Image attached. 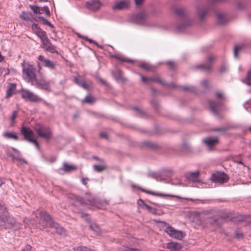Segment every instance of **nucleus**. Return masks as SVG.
<instances>
[{
    "instance_id": "nucleus-4",
    "label": "nucleus",
    "mask_w": 251,
    "mask_h": 251,
    "mask_svg": "<svg viewBox=\"0 0 251 251\" xmlns=\"http://www.w3.org/2000/svg\"><path fill=\"white\" fill-rule=\"evenodd\" d=\"M23 76L27 78V82L32 83L36 78V68L29 62L24 61L22 63Z\"/></svg>"
},
{
    "instance_id": "nucleus-36",
    "label": "nucleus",
    "mask_w": 251,
    "mask_h": 251,
    "mask_svg": "<svg viewBox=\"0 0 251 251\" xmlns=\"http://www.w3.org/2000/svg\"><path fill=\"white\" fill-rule=\"evenodd\" d=\"M3 136L7 138H9V139H12L15 140H18V136H17L16 133L14 132H5L3 134Z\"/></svg>"
},
{
    "instance_id": "nucleus-1",
    "label": "nucleus",
    "mask_w": 251,
    "mask_h": 251,
    "mask_svg": "<svg viewBox=\"0 0 251 251\" xmlns=\"http://www.w3.org/2000/svg\"><path fill=\"white\" fill-rule=\"evenodd\" d=\"M173 11L181 19L180 23H177L176 25V29L177 31H181L193 24V20L188 18L189 12L186 7H175L173 8Z\"/></svg>"
},
{
    "instance_id": "nucleus-61",
    "label": "nucleus",
    "mask_w": 251,
    "mask_h": 251,
    "mask_svg": "<svg viewBox=\"0 0 251 251\" xmlns=\"http://www.w3.org/2000/svg\"><path fill=\"white\" fill-rule=\"evenodd\" d=\"M235 236L236 237L240 238L243 237V234L242 233L238 232V231H236Z\"/></svg>"
},
{
    "instance_id": "nucleus-27",
    "label": "nucleus",
    "mask_w": 251,
    "mask_h": 251,
    "mask_svg": "<svg viewBox=\"0 0 251 251\" xmlns=\"http://www.w3.org/2000/svg\"><path fill=\"white\" fill-rule=\"evenodd\" d=\"M217 22L220 25H224L227 21V15L222 13H217L216 14Z\"/></svg>"
},
{
    "instance_id": "nucleus-20",
    "label": "nucleus",
    "mask_w": 251,
    "mask_h": 251,
    "mask_svg": "<svg viewBox=\"0 0 251 251\" xmlns=\"http://www.w3.org/2000/svg\"><path fill=\"white\" fill-rule=\"evenodd\" d=\"M140 202H141L143 203V204H144V205L146 207V208L147 209V210L151 214H153V215H162L163 214V212L162 211V210H160V209H156L155 208H153V207H152L150 206H149V205H148L147 204L145 203L144 202V201L141 200V199H140L138 201V204H140Z\"/></svg>"
},
{
    "instance_id": "nucleus-56",
    "label": "nucleus",
    "mask_w": 251,
    "mask_h": 251,
    "mask_svg": "<svg viewBox=\"0 0 251 251\" xmlns=\"http://www.w3.org/2000/svg\"><path fill=\"white\" fill-rule=\"evenodd\" d=\"M151 81L157 82L162 84H165L164 81L161 80L160 78H152Z\"/></svg>"
},
{
    "instance_id": "nucleus-38",
    "label": "nucleus",
    "mask_w": 251,
    "mask_h": 251,
    "mask_svg": "<svg viewBox=\"0 0 251 251\" xmlns=\"http://www.w3.org/2000/svg\"><path fill=\"white\" fill-rule=\"evenodd\" d=\"M236 7L239 10H242L245 9L246 3L243 0H238L235 3Z\"/></svg>"
},
{
    "instance_id": "nucleus-29",
    "label": "nucleus",
    "mask_w": 251,
    "mask_h": 251,
    "mask_svg": "<svg viewBox=\"0 0 251 251\" xmlns=\"http://www.w3.org/2000/svg\"><path fill=\"white\" fill-rule=\"evenodd\" d=\"M199 172L196 171L195 172H189L186 175L187 178L193 181L196 182L197 181L199 178Z\"/></svg>"
},
{
    "instance_id": "nucleus-31",
    "label": "nucleus",
    "mask_w": 251,
    "mask_h": 251,
    "mask_svg": "<svg viewBox=\"0 0 251 251\" xmlns=\"http://www.w3.org/2000/svg\"><path fill=\"white\" fill-rule=\"evenodd\" d=\"M39 38L42 43L41 47L44 50L47 48V46L51 43L46 34L44 35L43 36L40 37Z\"/></svg>"
},
{
    "instance_id": "nucleus-16",
    "label": "nucleus",
    "mask_w": 251,
    "mask_h": 251,
    "mask_svg": "<svg viewBox=\"0 0 251 251\" xmlns=\"http://www.w3.org/2000/svg\"><path fill=\"white\" fill-rule=\"evenodd\" d=\"M101 5V3L99 0H90L86 2V7L92 11L98 10Z\"/></svg>"
},
{
    "instance_id": "nucleus-37",
    "label": "nucleus",
    "mask_w": 251,
    "mask_h": 251,
    "mask_svg": "<svg viewBox=\"0 0 251 251\" xmlns=\"http://www.w3.org/2000/svg\"><path fill=\"white\" fill-rule=\"evenodd\" d=\"M63 168L61 170H63L66 172H69L73 170H75L76 168L73 165H69L67 163L64 162L63 164Z\"/></svg>"
},
{
    "instance_id": "nucleus-64",
    "label": "nucleus",
    "mask_w": 251,
    "mask_h": 251,
    "mask_svg": "<svg viewBox=\"0 0 251 251\" xmlns=\"http://www.w3.org/2000/svg\"><path fill=\"white\" fill-rule=\"evenodd\" d=\"M100 137L102 138H107V134L104 132H102L100 134Z\"/></svg>"
},
{
    "instance_id": "nucleus-58",
    "label": "nucleus",
    "mask_w": 251,
    "mask_h": 251,
    "mask_svg": "<svg viewBox=\"0 0 251 251\" xmlns=\"http://www.w3.org/2000/svg\"><path fill=\"white\" fill-rule=\"evenodd\" d=\"M92 158L95 159V160H97V161H100L102 164L105 163V162H104V160L103 159L100 158V157H99L98 156H93Z\"/></svg>"
},
{
    "instance_id": "nucleus-34",
    "label": "nucleus",
    "mask_w": 251,
    "mask_h": 251,
    "mask_svg": "<svg viewBox=\"0 0 251 251\" xmlns=\"http://www.w3.org/2000/svg\"><path fill=\"white\" fill-rule=\"evenodd\" d=\"M113 75L117 80H124V78L123 76V72L119 69H116L113 72Z\"/></svg>"
},
{
    "instance_id": "nucleus-40",
    "label": "nucleus",
    "mask_w": 251,
    "mask_h": 251,
    "mask_svg": "<svg viewBox=\"0 0 251 251\" xmlns=\"http://www.w3.org/2000/svg\"><path fill=\"white\" fill-rule=\"evenodd\" d=\"M44 50L50 52L52 53H55L56 54H58V51L56 50L55 47L51 43L48 46L47 48H46Z\"/></svg>"
},
{
    "instance_id": "nucleus-5",
    "label": "nucleus",
    "mask_w": 251,
    "mask_h": 251,
    "mask_svg": "<svg viewBox=\"0 0 251 251\" xmlns=\"http://www.w3.org/2000/svg\"><path fill=\"white\" fill-rule=\"evenodd\" d=\"M39 218L36 215V217L38 220L39 227L46 228L51 227L54 221L52 219L50 216L46 211H41L39 212Z\"/></svg>"
},
{
    "instance_id": "nucleus-2",
    "label": "nucleus",
    "mask_w": 251,
    "mask_h": 251,
    "mask_svg": "<svg viewBox=\"0 0 251 251\" xmlns=\"http://www.w3.org/2000/svg\"><path fill=\"white\" fill-rule=\"evenodd\" d=\"M77 200L81 204L89 205L90 208L93 209L94 207L100 209H105L108 205V202L105 200L97 201L91 196H86L84 197H78Z\"/></svg>"
},
{
    "instance_id": "nucleus-30",
    "label": "nucleus",
    "mask_w": 251,
    "mask_h": 251,
    "mask_svg": "<svg viewBox=\"0 0 251 251\" xmlns=\"http://www.w3.org/2000/svg\"><path fill=\"white\" fill-rule=\"evenodd\" d=\"M16 88V85L14 83L9 84L6 90V98L7 99L11 97L14 93V91Z\"/></svg>"
},
{
    "instance_id": "nucleus-49",
    "label": "nucleus",
    "mask_w": 251,
    "mask_h": 251,
    "mask_svg": "<svg viewBox=\"0 0 251 251\" xmlns=\"http://www.w3.org/2000/svg\"><path fill=\"white\" fill-rule=\"evenodd\" d=\"M241 49V46H236L234 47L233 54H234V56L235 58L238 57V55H237L238 51L239 50H240Z\"/></svg>"
},
{
    "instance_id": "nucleus-51",
    "label": "nucleus",
    "mask_w": 251,
    "mask_h": 251,
    "mask_svg": "<svg viewBox=\"0 0 251 251\" xmlns=\"http://www.w3.org/2000/svg\"><path fill=\"white\" fill-rule=\"evenodd\" d=\"M201 85L203 86L204 88L206 89H208L209 88V81L206 79L202 81Z\"/></svg>"
},
{
    "instance_id": "nucleus-12",
    "label": "nucleus",
    "mask_w": 251,
    "mask_h": 251,
    "mask_svg": "<svg viewBox=\"0 0 251 251\" xmlns=\"http://www.w3.org/2000/svg\"><path fill=\"white\" fill-rule=\"evenodd\" d=\"M21 96L23 99H27L32 102H36L43 101L42 98L28 90L23 89L21 91Z\"/></svg>"
},
{
    "instance_id": "nucleus-23",
    "label": "nucleus",
    "mask_w": 251,
    "mask_h": 251,
    "mask_svg": "<svg viewBox=\"0 0 251 251\" xmlns=\"http://www.w3.org/2000/svg\"><path fill=\"white\" fill-rule=\"evenodd\" d=\"M50 227L54 228L55 230V232L59 235L61 236L66 235V230L64 228L60 226L58 223L54 222Z\"/></svg>"
},
{
    "instance_id": "nucleus-24",
    "label": "nucleus",
    "mask_w": 251,
    "mask_h": 251,
    "mask_svg": "<svg viewBox=\"0 0 251 251\" xmlns=\"http://www.w3.org/2000/svg\"><path fill=\"white\" fill-rule=\"evenodd\" d=\"M32 30L34 33H35L39 38L43 36L44 35L46 34V32L43 30L37 24H33L32 25Z\"/></svg>"
},
{
    "instance_id": "nucleus-45",
    "label": "nucleus",
    "mask_w": 251,
    "mask_h": 251,
    "mask_svg": "<svg viewBox=\"0 0 251 251\" xmlns=\"http://www.w3.org/2000/svg\"><path fill=\"white\" fill-rule=\"evenodd\" d=\"M118 60L122 61V62H127V63H133V61L129 59V58H122L121 57L119 56H116L115 57Z\"/></svg>"
},
{
    "instance_id": "nucleus-44",
    "label": "nucleus",
    "mask_w": 251,
    "mask_h": 251,
    "mask_svg": "<svg viewBox=\"0 0 251 251\" xmlns=\"http://www.w3.org/2000/svg\"><path fill=\"white\" fill-rule=\"evenodd\" d=\"M7 212V208L5 205L2 204L0 201V213L2 214H5Z\"/></svg>"
},
{
    "instance_id": "nucleus-39",
    "label": "nucleus",
    "mask_w": 251,
    "mask_h": 251,
    "mask_svg": "<svg viewBox=\"0 0 251 251\" xmlns=\"http://www.w3.org/2000/svg\"><path fill=\"white\" fill-rule=\"evenodd\" d=\"M142 146L143 147H147L152 149H154L157 148L156 145H155L154 143L149 141H144L142 142Z\"/></svg>"
},
{
    "instance_id": "nucleus-55",
    "label": "nucleus",
    "mask_w": 251,
    "mask_h": 251,
    "mask_svg": "<svg viewBox=\"0 0 251 251\" xmlns=\"http://www.w3.org/2000/svg\"><path fill=\"white\" fill-rule=\"evenodd\" d=\"M147 193H149L150 194H151L153 195H155V196H159V197H167V196H169V195H165V194H161V193H155V192H149L148 191H147Z\"/></svg>"
},
{
    "instance_id": "nucleus-50",
    "label": "nucleus",
    "mask_w": 251,
    "mask_h": 251,
    "mask_svg": "<svg viewBox=\"0 0 251 251\" xmlns=\"http://www.w3.org/2000/svg\"><path fill=\"white\" fill-rule=\"evenodd\" d=\"M17 115V112L16 111H14L12 112V116L11 117V125H13L14 123L15 119Z\"/></svg>"
},
{
    "instance_id": "nucleus-18",
    "label": "nucleus",
    "mask_w": 251,
    "mask_h": 251,
    "mask_svg": "<svg viewBox=\"0 0 251 251\" xmlns=\"http://www.w3.org/2000/svg\"><path fill=\"white\" fill-rule=\"evenodd\" d=\"M29 7L35 14H42L45 12L46 15L48 16L50 15V12L47 6L40 7L37 5H29Z\"/></svg>"
},
{
    "instance_id": "nucleus-15",
    "label": "nucleus",
    "mask_w": 251,
    "mask_h": 251,
    "mask_svg": "<svg viewBox=\"0 0 251 251\" xmlns=\"http://www.w3.org/2000/svg\"><path fill=\"white\" fill-rule=\"evenodd\" d=\"M214 59V57L213 56L209 55L207 57V59L208 64H207V65L202 64H199V65L196 66L195 69H200L201 71H205V72L209 71L211 69V64L213 62Z\"/></svg>"
},
{
    "instance_id": "nucleus-28",
    "label": "nucleus",
    "mask_w": 251,
    "mask_h": 251,
    "mask_svg": "<svg viewBox=\"0 0 251 251\" xmlns=\"http://www.w3.org/2000/svg\"><path fill=\"white\" fill-rule=\"evenodd\" d=\"M128 3L125 1H121L118 2L113 6V9L114 10H121L128 7Z\"/></svg>"
},
{
    "instance_id": "nucleus-32",
    "label": "nucleus",
    "mask_w": 251,
    "mask_h": 251,
    "mask_svg": "<svg viewBox=\"0 0 251 251\" xmlns=\"http://www.w3.org/2000/svg\"><path fill=\"white\" fill-rule=\"evenodd\" d=\"M132 110L135 112V115L143 117L146 115V112L139 107H133Z\"/></svg>"
},
{
    "instance_id": "nucleus-47",
    "label": "nucleus",
    "mask_w": 251,
    "mask_h": 251,
    "mask_svg": "<svg viewBox=\"0 0 251 251\" xmlns=\"http://www.w3.org/2000/svg\"><path fill=\"white\" fill-rule=\"evenodd\" d=\"M138 75H140L142 80L144 83H147L149 81H151L152 78L151 77H147L145 76H144L142 75H141L140 73H138Z\"/></svg>"
},
{
    "instance_id": "nucleus-33",
    "label": "nucleus",
    "mask_w": 251,
    "mask_h": 251,
    "mask_svg": "<svg viewBox=\"0 0 251 251\" xmlns=\"http://www.w3.org/2000/svg\"><path fill=\"white\" fill-rule=\"evenodd\" d=\"M93 167L94 171L97 172H101L107 169L105 163L101 164V165H94Z\"/></svg>"
},
{
    "instance_id": "nucleus-57",
    "label": "nucleus",
    "mask_w": 251,
    "mask_h": 251,
    "mask_svg": "<svg viewBox=\"0 0 251 251\" xmlns=\"http://www.w3.org/2000/svg\"><path fill=\"white\" fill-rule=\"evenodd\" d=\"M124 251H140L137 249L135 248H131L128 247H126L124 248Z\"/></svg>"
},
{
    "instance_id": "nucleus-22",
    "label": "nucleus",
    "mask_w": 251,
    "mask_h": 251,
    "mask_svg": "<svg viewBox=\"0 0 251 251\" xmlns=\"http://www.w3.org/2000/svg\"><path fill=\"white\" fill-rule=\"evenodd\" d=\"M167 248L170 251H181L182 246L180 244L174 242H169L167 245Z\"/></svg>"
},
{
    "instance_id": "nucleus-59",
    "label": "nucleus",
    "mask_w": 251,
    "mask_h": 251,
    "mask_svg": "<svg viewBox=\"0 0 251 251\" xmlns=\"http://www.w3.org/2000/svg\"><path fill=\"white\" fill-rule=\"evenodd\" d=\"M87 180H89V178L87 177H83L81 179V182H82V184H84V185H87Z\"/></svg>"
},
{
    "instance_id": "nucleus-9",
    "label": "nucleus",
    "mask_w": 251,
    "mask_h": 251,
    "mask_svg": "<svg viewBox=\"0 0 251 251\" xmlns=\"http://www.w3.org/2000/svg\"><path fill=\"white\" fill-rule=\"evenodd\" d=\"M34 130L39 136L43 138L49 140L51 138V132L50 128L48 126L37 124L34 128Z\"/></svg>"
},
{
    "instance_id": "nucleus-13",
    "label": "nucleus",
    "mask_w": 251,
    "mask_h": 251,
    "mask_svg": "<svg viewBox=\"0 0 251 251\" xmlns=\"http://www.w3.org/2000/svg\"><path fill=\"white\" fill-rule=\"evenodd\" d=\"M211 179L214 182L223 184L228 181V176L224 172H218L212 175Z\"/></svg>"
},
{
    "instance_id": "nucleus-14",
    "label": "nucleus",
    "mask_w": 251,
    "mask_h": 251,
    "mask_svg": "<svg viewBox=\"0 0 251 251\" xmlns=\"http://www.w3.org/2000/svg\"><path fill=\"white\" fill-rule=\"evenodd\" d=\"M7 155L8 157H10L11 158L12 163H15V162H18L17 165H19V163L20 164H22L23 163L27 164L28 163L27 161L24 158H23L21 153L20 154H12V153H10V152L8 151L7 152Z\"/></svg>"
},
{
    "instance_id": "nucleus-48",
    "label": "nucleus",
    "mask_w": 251,
    "mask_h": 251,
    "mask_svg": "<svg viewBox=\"0 0 251 251\" xmlns=\"http://www.w3.org/2000/svg\"><path fill=\"white\" fill-rule=\"evenodd\" d=\"M228 128L225 127H220V128H215L213 129V131H219L225 133L226 131H227Z\"/></svg>"
},
{
    "instance_id": "nucleus-60",
    "label": "nucleus",
    "mask_w": 251,
    "mask_h": 251,
    "mask_svg": "<svg viewBox=\"0 0 251 251\" xmlns=\"http://www.w3.org/2000/svg\"><path fill=\"white\" fill-rule=\"evenodd\" d=\"M227 68L225 65H223L220 67V71L221 73L225 72L226 71Z\"/></svg>"
},
{
    "instance_id": "nucleus-19",
    "label": "nucleus",
    "mask_w": 251,
    "mask_h": 251,
    "mask_svg": "<svg viewBox=\"0 0 251 251\" xmlns=\"http://www.w3.org/2000/svg\"><path fill=\"white\" fill-rule=\"evenodd\" d=\"M146 19V14L140 12L133 16L132 20L133 22L137 24H143L145 22Z\"/></svg>"
},
{
    "instance_id": "nucleus-52",
    "label": "nucleus",
    "mask_w": 251,
    "mask_h": 251,
    "mask_svg": "<svg viewBox=\"0 0 251 251\" xmlns=\"http://www.w3.org/2000/svg\"><path fill=\"white\" fill-rule=\"evenodd\" d=\"M182 89L184 91H194L195 88L192 86H183Z\"/></svg>"
},
{
    "instance_id": "nucleus-42",
    "label": "nucleus",
    "mask_w": 251,
    "mask_h": 251,
    "mask_svg": "<svg viewBox=\"0 0 251 251\" xmlns=\"http://www.w3.org/2000/svg\"><path fill=\"white\" fill-rule=\"evenodd\" d=\"M245 83L251 86V69L250 70L247 74V77L245 80Z\"/></svg>"
},
{
    "instance_id": "nucleus-11",
    "label": "nucleus",
    "mask_w": 251,
    "mask_h": 251,
    "mask_svg": "<svg viewBox=\"0 0 251 251\" xmlns=\"http://www.w3.org/2000/svg\"><path fill=\"white\" fill-rule=\"evenodd\" d=\"M31 84L40 89L45 91L50 90V82L46 80L44 78H42L40 79L36 78V79L32 82Z\"/></svg>"
},
{
    "instance_id": "nucleus-62",
    "label": "nucleus",
    "mask_w": 251,
    "mask_h": 251,
    "mask_svg": "<svg viewBox=\"0 0 251 251\" xmlns=\"http://www.w3.org/2000/svg\"><path fill=\"white\" fill-rule=\"evenodd\" d=\"M99 80L103 85H107V82H106V81L103 80L102 78L100 77V78H99Z\"/></svg>"
},
{
    "instance_id": "nucleus-46",
    "label": "nucleus",
    "mask_w": 251,
    "mask_h": 251,
    "mask_svg": "<svg viewBox=\"0 0 251 251\" xmlns=\"http://www.w3.org/2000/svg\"><path fill=\"white\" fill-rule=\"evenodd\" d=\"M80 216L82 218H83L87 222H89L90 221V217L88 214L84 213H82Z\"/></svg>"
},
{
    "instance_id": "nucleus-8",
    "label": "nucleus",
    "mask_w": 251,
    "mask_h": 251,
    "mask_svg": "<svg viewBox=\"0 0 251 251\" xmlns=\"http://www.w3.org/2000/svg\"><path fill=\"white\" fill-rule=\"evenodd\" d=\"M196 9L197 16L201 21H202L208 16L211 6L209 4H198Z\"/></svg>"
},
{
    "instance_id": "nucleus-21",
    "label": "nucleus",
    "mask_w": 251,
    "mask_h": 251,
    "mask_svg": "<svg viewBox=\"0 0 251 251\" xmlns=\"http://www.w3.org/2000/svg\"><path fill=\"white\" fill-rule=\"evenodd\" d=\"M38 59L44 64V66L50 69L54 70L56 68V64L48 59L44 58V56L40 55L38 56Z\"/></svg>"
},
{
    "instance_id": "nucleus-6",
    "label": "nucleus",
    "mask_w": 251,
    "mask_h": 251,
    "mask_svg": "<svg viewBox=\"0 0 251 251\" xmlns=\"http://www.w3.org/2000/svg\"><path fill=\"white\" fill-rule=\"evenodd\" d=\"M216 97L218 99L221 100L220 101L210 100L208 102L209 106L211 111L213 113L217 116L218 115V112L221 109V107L223 105V100L225 98L221 92H217L216 93Z\"/></svg>"
},
{
    "instance_id": "nucleus-53",
    "label": "nucleus",
    "mask_w": 251,
    "mask_h": 251,
    "mask_svg": "<svg viewBox=\"0 0 251 251\" xmlns=\"http://www.w3.org/2000/svg\"><path fill=\"white\" fill-rule=\"evenodd\" d=\"M38 18L42 20L43 24L47 25H49L50 22L47 19L44 18L43 17L40 16Z\"/></svg>"
},
{
    "instance_id": "nucleus-10",
    "label": "nucleus",
    "mask_w": 251,
    "mask_h": 251,
    "mask_svg": "<svg viewBox=\"0 0 251 251\" xmlns=\"http://www.w3.org/2000/svg\"><path fill=\"white\" fill-rule=\"evenodd\" d=\"M164 231L170 237L178 240L182 239L185 236L184 232L176 230L171 226L166 227L164 229Z\"/></svg>"
},
{
    "instance_id": "nucleus-63",
    "label": "nucleus",
    "mask_w": 251,
    "mask_h": 251,
    "mask_svg": "<svg viewBox=\"0 0 251 251\" xmlns=\"http://www.w3.org/2000/svg\"><path fill=\"white\" fill-rule=\"evenodd\" d=\"M143 1V0H135V2L136 5H141Z\"/></svg>"
},
{
    "instance_id": "nucleus-25",
    "label": "nucleus",
    "mask_w": 251,
    "mask_h": 251,
    "mask_svg": "<svg viewBox=\"0 0 251 251\" xmlns=\"http://www.w3.org/2000/svg\"><path fill=\"white\" fill-rule=\"evenodd\" d=\"M226 218V217L220 216L218 218H214L212 219L210 223L213 226L219 227L222 224V221L225 220Z\"/></svg>"
},
{
    "instance_id": "nucleus-41",
    "label": "nucleus",
    "mask_w": 251,
    "mask_h": 251,
    "mask_svg": "<svg viewBox=\"0 0 251 251\" xmlns=\"http://www.w3.org/2000/svg\"><path fill=\"white\" fill-rule=\"evenodd\" d=\"M89 228L93 230L96 235H98L100 233V229L99 227L96 224H91L89 226Z\"/></svg>"
},
{
    "instance_id": "nucleus-3",
    "label": "nucleus",
    "mask_w": 251,
    "mask_h": 251,
    "mask_svg": "<svg viewBox=\"0 0 251 251\" xmlns=\"http://www.w3.org/2000/svg\"><path fill=\"white\" fill-rule=\"evenodd\" d=\"M0 215V227L5 229H12L17 230L20 228V224L12 217L9 215Z\"/></svg>"
},
{
    "instance_id": "nucleus-26",
    "label": "nucleus",
    "mask_w": 251,
    "mask_h": 251,
    "mask_svg": "<svg viewBox=\"0 0 251 251\" xmlns=\"http://www.w3.org/2000/svg\"><path fill=\"white\" fill-rule=\"evenodd\" d=\"M203 143L208 147L215 146L218 143V139L217 138L208 137L203 140Z\"/></svg>"
},
{
    "instance_id": "nucleus-7",
    "label": "nucleus",
    "mask_w": 251,
    "mask_h": 251,
    "mask_svg": "<svg viewBox=\"0 0 251 251\" xmlns=\"http://www.w3.org/2000/svg\"><path fill=\"white\" fill-rule=\"evenodd\" d=\"M21 134L24 136L25 140L35 145L38 150L40 146L36 139H34V132L29 127L22 126L21 129Z\"/></svg>"
},
{
    "instance_id": "nucleus-35",
    "label": "nucleus",
    "mask_w": 251,
    "mask_h": 251,
    "mask_svg": "<svg viewBox=\"0 0 251 251\" xmlns=\"http://www.w3.org/2000/svg\"><path fill=\"white\" fill-rule=\"evenodd\" d=\"M138 66L139 67H140L146 71H151L153 69L152 66H151L149 64H148L145 62H143L140 63L138 65Z\"/></svg>"
},
{
    "instance_id": "nucleus-43",
    "label": "nucleus",
    "mask_w": 251,
    "mask_h": 251,
    "mask_svg": "<svg viewBox=\"0 0 251 251\" xmlns=\"http://www.w3.org/2000/svg\"><path fill=\"white\" fill-rule=\"evenodd\" d=\"M94 100L95 99L93 97L90 95H87L86 96V97L83 100V102L91 103L93 102Z\"/></svg>"
},
{
    "instance_id": "nucleus-17",
    "label": "nucleus",
    "mask_w": 251,
    "mask_h": 251,
    "mask_svg": "<svg viewBox=\"0 0 251 251\" xmlns=\"http://www.w3.org/2000/svg\"><path fill=\"white\" fill-rule=\"evenodd\" d=\"M74 81L85 90H89L92 88V83L90 81H86L84 80L79 79L76 76H74Z\"/></svg>"
},
{
    "instance_id": "nucleus-54",
    "label": "nucleus",
    "mask_w": 251,
    "mask_h": 251,
    "mask_svg": "<svg viewBox=\"0 0 251 251\" xmlns=\"http://www.w3.org/2000/svg\"><path fill=\"white\" fill-rule=\"evenodd\" d=\"M167 65L168 66L170 69L172 70H174L175 68V64L172 61H168L166 63Z\"/></svg>"
}]
</instances>
